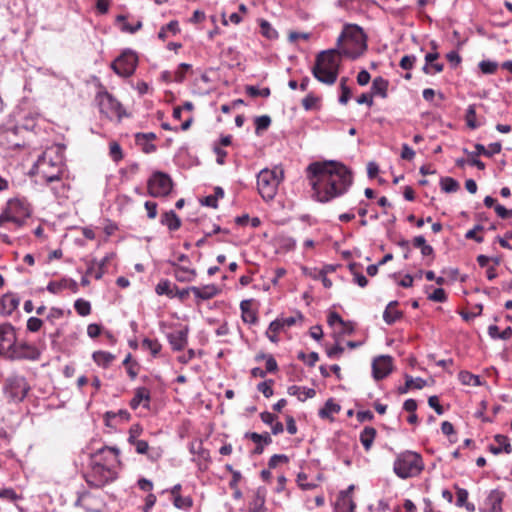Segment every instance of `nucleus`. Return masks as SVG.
<instances>
[{"label": "nucleus", "mask_w": 512, "mask_h": 512, "mask_svg": "<svg viewBox=\"0 0 512 512\" xmlns=\"http://www.w3.org/2000/svg\"><path fill=\"white\" fill-rule=\"evenodd\" d=\"M415 55H405L400 60V67L404 70H411L416 62Z\"/></svg>", "instance_id": "56"}, {"label": "nucleus", "mask_w": 512, "mask_h": 512, "mask_svg": "<svg viewBox=\"0 0 512 512\" xmlns=\"http://www.w3.org/2000/svg\"><path fill=\"white\" fill-rule=\"evenodd\" d=\"M375 436L376 430L373 427H365L360 433V442L362 443L366 451H368L371 448Z\"/></svg>", "instance_id": "31"}, {"label": "nucleus", "mask_w": 512, "mask_h": 512, "mask_svg": "<svg viewBox=\"0 0 512 512\" xmlns=\"http://www.w3.org/2000/svg\"><path fill=\"white\" fill-rule=\"evenodd\" d=\"M341 407L333 399H328L324 407L319 410V416L321 418H330L332 415L338 413Z\"/></svg>", "instance_id": "32"}, {"label": "nucleus", "mask_w": 512, "mask_h": 512, "mask_svg": "<svg viewBox=\"0 0 512 512\" xmlns=\"http://www.w3.org/2000/svg\"><path fill=\"white\" fill-rule=\"evenodd\" d=\"M272 384H273V380L264 381L257 385V389H258V391L263 393V395L266 398H269L273 395Z\"/></svg>", "instance_id": "53"}, {"label": "nucleus", "mask_w": 512, "mask_h": 512, "mask_svg": "<svg viewBox=\"0 0 512 512\" xmlns=\"http://www.w3.org/2000/svg\"><path fill=\"white\" fill-rule=\"evenodd\" d=\"M307 177L313 190V197L327 203L346 193L352 185L351 171L336 161L314 162L307 167Z\"/></svg>", "instance_id": "1"}, {"label": "nucleus", "mask_w": 512, "mask_h": 512, "mask_svg": "<svg viewBox=\"0 0 512 512\" xmlns=\"http://www.w3.org/2000/svg\"><path fill=\"white\" fill-rule=\"evenodd\" d=\"M190 68H191L190 64L181 63L179 65L178 70L175 72L173 80L176 81V82H179V83L182 82L185 79L186 71H188Z\"/></svg>", "instance_id": "58"}, {"label": "nucleus", "mask_w": 512, "mask_h": 512, "mask_svg": "<svg viewBox=\"0 0 512 512\" xmlns=\"http://www.w3.org/2000/svg\"><path fill=\"white\" fill-rule=\"evenodd\" d=\"M250 306H251L250 300H243L240 303L242 319L246 323L254 324L257 322V316H256V313L250 309Z\"/></svg>", "instance_id": "30"}, {"label": "nucleus", "mask_w": 512, "mask_h": 512, "mask_svg": "<svg viewBox=\"0 0 512 512\" xmlns=\"http://www.w3.org/2000/svg\"><path fill=\"white\" fill-rule=\"evenodd\" d=\"M392 371V358L387 355L376 357L372 362V374L375 380H382Z\"/></svg>", "instance_id": "14"}, {"label": "nucleus", "mask_w": 512, "mask_h": 512, "mask_svg": "<svg viewBox=\"0 0 512 512\" xmlns=\"http://www.w3.org/2000/svg\"><path fill=\"white\" fill-rule=\"evenodd\" d=\"M188 329L178 330L167 335V339L172 349L180 351L187 345Z\"/></svg>", "instance_id": "18"}, {"label": "nucleus", "mask_w": 512, "mask_h": 512, "mask_svg": "<svg viewBox=\"0 0 512 512\" xmlns=\"http://www.w3.org/2000/svg\"><path fill=\"white\" fill-rule=\"evenodd\" d=\"M110 156L116 162L123 158L121 146L117 142L110 143Z\"/></svg>", "instance_id": "57"}, {"label": "nucleus", "mask_w": 512, "mask_h": 512, "mask_svg": "<svg viewBox=\"0 0 512 512\" xmlns=\"http://www.w3.org/2000/svg\"><path fill=\"white\" fill-rule=\"evenodd\" d=\"M137 64L138 57L136 53L127 49L111 63V68L121 77H130L135 72Z\"/></svg>", "instance_id": "7"}, {"label": "nucleus", "mask_w": 512, "mask_h": 512, "mask_svg": "<svg viewBox=\"0 0 512 512\" xmlns=\"http://www.w3.org/2000/svg\"><path fill=\"white\" fill-rule=\"evenodd\" d=\"M65 288H67V279H62L58 282L50 281L46 287V289L52 294H57Z\"/></svg>", "instance_id": "48"}, {"label": "nucleus", "mask_w": 512, "mask_h": 512, "mask_svg": "<svg viewBox=\"0 0 512 512\" xmlns=\"http://www.w3.org/2000/svg\"><path fill=\"white\" fill-rule=\"evenodd\" d=\"M64 150L59 145L47 148L37 159L34 169L46 182H59L64 171Z\"/></svg>", "instance_id": "4"}, {"label": "nucleus", "mask_w": 512, "mask_h": 512, "mask_svg": "<svg viewBox=\"0 0 512 512\" xmlns=\"http://www.w3.org/2000/svg\"><path fill=\"white\" fill-rule=\"evenodd\" d=\"M341 55L355 59L359 54H352L346 48L341 51L329 49L317 54L315 64L311 69L313 76L321 83L333 85L336 83L340 71Z\"/></svg>", "instance_id": "3"}, {"label": "nucleus", "mask_w": 512, "mask_h": 512, "mask_svg": "<svg viewBox=\"0 0 512 512\" xmlns=\"http://www.w3.org/2000/svg\"><path fill=\"white\" fill-rule=\"evenodd\" d=\"M289 458L285 454H274L271 456L268 462V466L270 469L276 468L280 463H287Z\"/></svg>", "instance_id": "52"}, {"label": "nucleus", "mask_w": 512, "mask_h": 512, "mask_svg": "<svg viewBox=\"0 0 512 512\" xmlns=\"http://www.w3.org/2000/svg\"><path fill=\"white\" fill-rule=\"evenodd\" d=\"M43 325V321L40 318L37 317H30L27 320V329L30 332H37L40 330V328Z\"/></svg>", "instance_id": "59"}, {"label": "nucleus", "mask_w": 512, "mask_h": 512, "mask_svg": "<svg viewBox=\"0 0 512 512\" xmlns=\"http://www.w3.org/2000/svg\"><path fill=\"white\" fill-rule=\"evenodd\" d=\"M142 428L139 424H134L129 429L128 442L132 443L137 440V437L141 434Z\"/></svg>", "instance_id": "64"}, {"label": "nucleus", "mask_w": 512, "mask_h": 512, "mask_svg": "<svg viewBox=\"0 0 512 512\" xmlns=\"http://www.w3.org/2000/svg\"><path fill=\"white\" fill-rule=\"evenodd\" d=\"M320 98L315 96L313 93H309L303 100L302 106L306 111L313 110L316 108Z\"/></svg>", "instance_id": "46"}, {"label": "nucleus", "mask_w": 512, "mask_h": 512, "mask_svg": "<svg viewBox=\"0 0 512 512\" xmlns=\"http://www.w3.org/2000/svg\"><path fill=\"white\" fill-rule=\"evenodd\" d=\"M424 469V463L419 453L407 450L399 453L394 461L393 470L401 479L419 475Z\"/></svg>", "instance_id": "5"}, {"label": "nucleus", "mask_w": 512, "mask_h": 512, "mask_svg": "<svg viewBox=\"0 0 512 512\" xmlns=\"http://www.w3.org/2000/svg\"><path fill=\"white\" fill-rule=\"evenodd\" d=\"M501 149H502V145L500 142H495V143H491L489 145V148H485L484 145L482 144H475V151L474 152H470L468 151L466 148L463 149V152L465 154H467L468 156H479V155H484L486 157H492L494 154H498L501 152Z\"/></svg>", "instance_id": "16"}, {"label": "nucleus", "mask_w": 512, "mask_h": 512, "mask_svg": "<svg viewBox=\"0 0 512 512\" xmlns=\"http://www.w3.org/2000/svg\"><path fill=\"white\" fill-rule=\"evenodd\" d=\"M428 404L431 408L435 410L438 415H442L444 413L443 407L439 404V399L436 395L430 396L428 398Z\"/></svg>", "instance_id": "62"}, {"label": "nucleus", "mask_w": 512, "mask_h": 512, "mask_svg": "<svg viewBox=\"0 0 512 512\" xmlns=\"http://www.w3.org/2000/svg\"><path fill=\"white\" fill-rule=\"evenodd\" d=\"M142 346L146 349H149L153 356L159 354L161 350V344L156 339L145 338L142 341Z\"/></svg>", "instance_id": "45"}, {"label": "nucleus", "mask_w": 512, "mask_h": 512, "mask_svg": "<svg viewBox=\"0 0 512 512\" xmlns=\"http://www.w3.org/2000/svg\"><path fill=\"white\" fill-rule=\"evenodd\" d=\"M504 493L500 490H492L487 497V505H489L491 512H502V501Z\"/></svg>", "instance_id": "26"}, {"label": "nucleus", "mask_w": 512, "mask_h": 512, "mask_svg": "<svg viewBox=\"0 0 512 512\" xmlns=\"http://www.w3.org/2000/svg\"><path fill=\"white\" fill-rule=\"evenodd\" d=\"M466 124L471 129H476L479 124L476 121V107L474 104L469 105L465 115Z\"/></svg>", "instance_id": "37"}, {"label": "nucleus", "mask_w": 512, "mask_h": 512, "mask_svg": "<svg viewBox=\"0 0 512 512\" xmlns=\"http://www.w3.org/2000/svg\"><path fill=\"white\" fill-rule=\"evenodd\" d=\"M161 223L166 225L170 231L178 230L181 226V220L173 210L162 215Z\"/></svg>", "instance_id": "29"}, {"label": "nucleus", "mask_w": 512, "mask_h": 512, "mask_svg": "<svg viewBox=\"0 0 512 512\" xmlns=\"http://www.w3.org/2000/svg\"><path fill=\"white\" fill-rule=\"evenodd\" d=\"M281 330H282V327L279 324V319H276L270 323L269 328L266 332V335L271 342L277 343L279 340L277 337V333Z\"/></svg>", "instance_id": "39"}, {"label": "nucleus", "mask_w": 512, "mask_h": 512, "mask_svg": "<svg viewBox=\"0 0 512 512\" xmlns=\"http://www.w3.org/2000/svg\"><path fill=\"white\" fill-rule=\"evenodd\" d=\"M405 379H407V387H412L415 389H422L427 384L426 380L420 377L413 378L410 375H406Z\"/></svg>", "instance_id": "51"}, {"label": "nucleus", "mask_w": 512, "mask_h": 512, "mask_svg": "<svg viewBox=\"0 0 512 512\" xmlns=\"http://www.w3.org/2000/svg\"><path fill=\"white\" fill-rule=\"evenodd\" d=\"M74 308L80 316H87L91 313L90 302L81 298L75 301Z\"/></svg>", "instance_id": "40"}, {"label": "nucleus", "mask_w": 512, "mask_h": 512, "mask_svg": "<svg viewBox=\"0 0 512 512\" xmlns=\"http://www.w3.org/2000/svg\"><path fill=\"white\" fill-rule=\"evenodd\" d=\"M92 357H93V360L95 361V363H97L98 365L104 366V367H107L108 365H110V363L115 358V356L113 354H111L109 352H105V351H96L93 353Z\"/></svg>", "instance_id": "33"}, {"label": "nucleus", "mask_w": 512, "mask_h": 512, "mask_svg": "<svg viewBox=\"0 0 512 512\" xmlns=\"http://www.w3.org/2000/svg\"><path fill=\"white\" fill-rule=\"evenodd\" d=\"M460 378H461V381H462L463 384L473 385V386H480L481 385V380H480V377L478 375H474V374L469 373V372H462L460 374Z\"/></svg>", "instance_id": "43"}, {"label": "nucleus", "mask_w": 512, "mask_h": 512, "mask_svg": "<svg viewBox=\"0 0 512 512\" xmlns=\"http://www.w3.org/2000/svg\"><path fill=\"white\" fill-rule=\"evenodd\" d=\"M388 80L384 79L381 76L374 78L371 86V94L374 96H380L385 99L388 96Z\"/></svg>", "instance_id": "24"}, {"label": "nucleus", "mask_w": 512, "mask_h": 512, "mask_svg": "<svg viewBox=\"0 0 512 512\" xmlns=\"http://www.w3.org/2000/svg\"><path fill=\"white\" fill-rule=\"evenodd\" d=\"M261 33L268 39H274L277 38L278 33L277 31L271 26V24L266 21L262 20L260 23Z\"/></svg>", "instance_id": "44"}, {"label": "nucleus", "mask_w": 512, "mask_h": 512, "mask_svg": "<svg viewBox=\"0 0 512 512\" xmlns=\"http://www.w3.org/2000/svg\"><path fill=\"white\" fill-rule=\"evenodd\" d=\"M255 134L260 136L271 125V118L268 115H262L255 118Z\"/></svg>", "instance_id": "35"}, {"label": "nucleus", "mask_w": 512, "mask_h": 512, "mask_svg": "<svg viewBox=\"0 0 512 512\" xmlns=\"http://www.w3.org/2000/svg\"><path fill=\"white\" fill-rule=\"evenodd\" d=\"M15 342V328L10 323L0 324V355L4 354L8 357Z\"/></svg>", "instance_id": "13"}, {"label": "nucleus", "mask_w": 512, "mask_h": 512, "mask_svg": "<svg viewBox=\"0 0 512 512\" xmlns=\"http://www.w3.org/2000/svg\"><path fill=\"white\" fill-rule=\"evenodd\" d=\"M135 447V450L138 454L145 455L149 452V444L145 440H135L134 442L130 443Z\"/></svg>", "instance_id": "55"}, {"label": "nucleus", "mask_w": 512, "mask_h": 512, "mask_svg": "<svg viewBox=\"0 0 512 512\" xmlns=\"http://www.w3.org/2000/svg\"><path fill=\"white\" fill-rule=\"evenodd\" d=\"M495 441L498 443V446L491 445L489 450L494 455H498L502 452L506 454H510L512 452V446L510 444L509 438L505 435L497 434L494 437Z\"/></svg>", "instance_id": "22"}, {"label": "nucleus", "mask_w": 512, "mask_h": 512, "mask_svg": "<svg viewBox=\"0 0 512 512\" xmlns=\"http://www.w3.org/2000/svg\"><path fill=\"white\" fill-rule=\"evenodd\" d=\"M303 315L300 312H297L294 316L281 318L279 319V324L281 325L282 329L285 327H291L296 324L297 321H302Z\"/></svg>", "instance_id": "49"}, {"label": "nucleus", "mask_w": 512, "mask_h": 512, "mask_svg": "<svg viewBox=\"0 0 512 512\" xmlns=\"http://www.w3.org/2000/svg\"><path fill=\"white\" fill-rule=\"evenodd\" d=\"M265 496V489L258 488L255 492L254 499L250 503L249 512H266Z\"/></svg>", "instance_id": "25"}, {"label": "nucleus", "mask_w": 512, "mask_h": 512, "mask_svg": "<svg viewBox=\"0 0 512 512\" xmlns=\"http://www.w3.org/2000/svg\"><path fill=\"white\" fill-rule=\"evenodd\" d=\"M39 355L40 353L36 347L27 343L17 344L15 342V346L9 352L8 357L11 359L36 360L39 358Z\"/></svg>", "instance_id": "15"}, {"label": "nucleus", "mask_w": 512, "mask_h": 512, "mask_svg": "<svg viewBox=\"0 0 512 512\" xmlns=\"http://www.w3.org/2000/svg\"><path fill=\"white\" fill-rule=\"evenodd\" d=\"M150 399L151 395L149 389L146 387H138L135 390L134 397L130 401V407L135 410L141 403H143V407L148 408Z\"/></svg>", "instance_id": "19"}, {"label": "nucleus", "mask_w": 512, "mask_h": 512, "mask_svg": "<svg viewBox=\"0 0 512 512\" xmlns=\"http://www.w3.org/2000/svg\"><path fill=\"white\" fill-rule=\"evenodd\" d=\"M97 99L101 113L105 114L108 118L117 117L118 120H121L126 116L122 104L107 91L98 93Z\"/></svg>", "instance_id": "9"}, {"label": "nucleus", "mask_w": 512, "mask_h": 512, "mask_svg": "<svg viewBox=\"0 0 512 512\" xmlns=\"http://www.w3.org/2000/svg\"><path fill=\"white\" fill-rule=\"evenodd\" d=\"M297 483L298 486L305 491L312 490L317 487L315 483L307 482V475L305 473H299L297 475Z\"/></svg>", "instance_id": "50"}, {"label": "nucleus", "mask_w": 512, "mask_h": 512, "mask_svg": "<svg viewBox=\"0 0 512 512\" xmlns=\"http://www.w3.org/2000/svg\"><path fill=\"white\" fill-rule=\"evenodd\" d=\"M170 265L175 267L174 276L180 282H190L196 277V271L187 267L179 266L176 262L168 261Z\"/></svg>", "instance_id": "21"}, {"label": "nucleus", "mask_w": 512, "mask_h": 512, "mask_svg": "<svg viewBox=\"0 0 512 512\" xmlns=\"http://www.w3.org/2000/svg\"><path fill=\"white\" fill-rule=\"evenodd\" d=\"M246 90V93L251 96V97H258V96H261V97H269L270 96V89L268 87H265L263 89H259L258 87L256 86H252V85H248L246 86L245 88Z\"/></svg>", "instance_id": "42"}, {"label": "nucleus", "mask_w": 512, "mask_h": 512, "mask_svg": "<svg viewBox=\"0 0 512 512\" xmlns=\"http://www.w3.org/2000/svg\"><path fill=\"white\" fill-rule=\"evenodd\" d=\"M119 454V449L108 446L93 454L91 471L86 476V482L90 487L100 488L117 478L115 466L120 464Z\"/></svg>", "instance_id": "2"}, {"label": "nucleus", "mask_w": 512, "mask_h": 512, "mask_svg": "<svg viewBox=\"0 0 512 512\" xmlns=\"http://www.w3.org/2000/svg\"><path fill=\"white\" fill-rule=\"evenodd\" d=\"M335 509L337 512H353L355 503L347 492H340L336 500Z\"/></svg>", "instance_id": "23"}, {"label": "nucleus", "mask_w": 512, "mask_h": 512, "mask_svg": "<svg viewBox=\"0 0 512 512\" xmlns=\"http://www.w3.org/2000/svg\"><path fill=\"white\" fill-rule=\"evenodd\" d=\"M17 208H21V210H22L21 217L22 218L30 217L31 211L26 203H24L18 199L12 200V201H9L7 209L3 213L0 214V227L3 226L6 222H13L18 226L22 225V221H21L20 217L15 215V210Z\"/></svg>", "instance_id": "12"}, {"label": "nucleus", "mask_w": 512, "mask_h": 512, "mask_svg": "<svg viewBox=\"0 0 512 512\" xmlns=\"http://www.w3.org/2000/svg\"><path fill=\"white\" fill-rule=\"evenodd\" d=\"M344 39H349L356 47L360 49V52L356 54L361 55L367 48L366 35L364 34L361 27L355 24H346L342 33L337 39V45L340 46ZM355 54L354 52H351Z\"/></svg>", "instance_id": "11"}, {"label": "nucleus", "mask_w": 512, "mask_h": 512, "mask_svg": "<svg viewBox=\"0 0 512 512\" xmlns=\"http://www.w3.org/2000/svg\"><path fill=\"white\" fill-rule=\"evenodd\" d=\"M398 305L397 301H391L387 305L386 309L383 313V320L388 324L392 325L395 323L398 319L402 317V313L395 309V307Z\"/></svg>", "instance_id": "28"}, {"label": "nucleus", "mask_w": 512, "mask_h": 512, "mask_svg": "<svg viewBox=\"0 0 512 512\" xmlns=\"http://www.w3.org/2000/svg\"><path fill=\"white\" fill-rule=\"evenodd\" d=\"M288 393L292 396H296L298 400L302 402L308 398H313L316 395V391L314 389L297 385L290 386L288 388Z\"/></svg>", "instance_id": "27"}, {"label": "nucleus", "mask_w": 512, "mask_h": 512, "mask_svg": "<svg viewBox=\"0 0 512 512\" xmlns=\"http://www.w3.org/2000/svg\"><path fill=\"white\" fill-rule=\"evenodd\" d=\"M29 389L26 379L19 375L7 378L4 386L6 396L15 402H21L26 397Z\"/></svg>", "instance_id": "10"}, {"label": "nucleus", "mask_w": 512, "mask_h": 512, "mask_svg": "<svg viewBox=\"0 0 512 512\" xmlns=\"http://www.w3.org/2000/svg\"><path fill=\"white\" fill-rule=\"evenodd\" d=\"M428 299L434 302L443 303L447 300V295L444 289L436 288L429 296Z\"/></svg>", "instance_id": "54"}, {"label": "nucleus", "mask_w": 512, "mask_h": 512, "mask_svg": "<svg viewBox=\"0 0 512 512\" xmlns=\"http://www.w3.org/2000/svg\"><path fill=\"white\" fill-rule=\"evenodd\" d=\"M63 315L64 311L62 309L53 307L50 309L46 319L53 324L54 320L62 318Z\"/></svg>", "instance_id": "63"}, {"label": "nucleus", "mask_w": 512, "mask_h": 512, "mask_svg": "<svg viewBox=\"0 0 512 512\" xmlns=\"http://www.w3.org/2000/svg\"><path fill=\"white\" fill-rule=\"evenodd\" d=\"M190 452L192 454L198 455L199 458H201L204 461L210 460V453L207 449L203 447L202 441L198 442H192L190 444Z\"/></svg>", "instance_id": "34"}, {"label": "nucleus", "mask_w": 512, "mask_h": 512, "mask_svg": "<svg viewBox=\"0 0 512 512\" xmlns=\"http://www.w3.org/2000/svg\"><path fill=\"white\" fill-rule=\"evenodd\" d=\"M20 298L14 293H7L0 299L1 313L11 315L19 306Z\"/></svg>", "instance_id": "17"}, {"label": "nucleus", "mask_w": 512, "mask_h": 512, "mask_svg": "<svg viewBox=\"0 0 512 512\" xmlns=\"http://www.w3.org/2000/svg\"><path fill=\"white\" fill-rule=\"evenodd\" d=\"M479 68L484 74H494L498 68V63L491 60H483L479 63Z\"/></svg>", "instance_id": "47"}, {"label": "nucleus", "mask_w": 512, "mask_h": 512, "mask_svg": "<svg viewBox=\"0 0 512 512\" xmlns=\"http://www.w3.org/2000/svg\"><path fill=\"white\" fill-rule=\"evenodd\" d=\"M441 189L446 193H453L459 189V183L451 177H443L440 180Z\"/></svg>", "instance_id": "36"}, {"label": "nucleus", "mask_w": 512, "mask_h": 512, "mask_svg": "<svg viewBox=\"0 0 512 512\" xmlns=\"http://www.w3.org/2000/svg\"><path fill=\"white\" fill-rule=\"evenodd\" d=\"M155 290L158 295H167L169 297L174 296L173 289L171 287V282L169 280H161L157 284Z\"/></svg>", "instance_id": "41"}, {"label": "nucleus", "mask_w": 512, "mask_h": 512, "mask_svg": "<svg viewBox=\"0 0 512 512\" xmlns=\"http://www.w3.org/2000/svg\"><path fill=\"white\" fill-rule=\"evenodd\" d=\"M148 194L152 197L167 196L173 187L170 176L163 172H155L147 183Z\"/></svg>", "instance_id": "8"}, {"label": "nucleus", "mask_w": 512, "mask_h": 512, "mask_svg": "<svg viewBox=\"0 0 512 512\" xmlns=\"http://www.w3.org/2000/svg\"><path fill=\"white\" fill-rule=\"evenodd\" d=\"M190 289L195 297L201 300H209L220 292L218 287L214 284L205 285L203 287L192 286Z\"/></svg>", "instance_id": "20"}, {"label": "nucleus", "mask_w": 512, "mask_h": 512, "mask_svg": "<svg viewBox=\"0 0 512 512\" xmlns=\"http://www.w3.org/2000/svg\"><path fill=\"white\" fill-rule=\"evenodd\" d=\"M283 179V170L281 169H262L257 175V188L261 197L265 201L272 200L278 190V186Z\"/></svg>", "instance_id": "6"}, {"label": "nucleus", "mask_w": 512, "mask_h": 512, "mask_svg": "<svg viewBox=\"0 0 512 512\" xmlns=\"http://www.w3.org/2000/svg\"><path fill=\"white\" fill-rule=\"evenodd\" d=\"M494 210L497 216L500 217L501 219H509L512 217V210L506 209L503 205H495Z\"/></svg>", "instance_id": "61"}, {"label": "nucleus", "mask_w": 512, "mask_h": 512, "mask_svg": "<svg viewBox=\"0 0 512 512\" xmlns=\"http://www.w3.org/2000/svg\"><path fill=\"white\" fill-rule=\"evenodd\" d=\"M457 490V501L456 505L459 507H463L464 504H466L468 499V491L464 488H460L456 486Z\"/></svg>", "instance_id": "60"}, {"label": "nucleus", "mask_w": 512, "mask_h": 512, "mask_svg": "<svg viewBox=\"0 0 512 512\" xmlns=\"http://www.w3.org/2000/svg\"><path fill=\"white\" fill-rule=\"evenodd\" d=\"M173 504L178 509L188 510L193 506V500L191 497H183L180 494H177L173 499Z\"/></svg>", "instance_id": "38"}]
</instances>
